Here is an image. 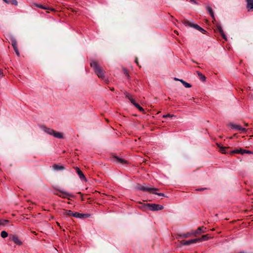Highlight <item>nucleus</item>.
I'll return each mask as SVG.
<instances>
[{"label":"nucleus","mask_w":253,"mask_h":253,"mask_svg":"<svg viewBox=\"0 0 253 253\" xmlns=\"http://www.w3.org/2000/svg\"><path fill=\"white\" fill-rule=\"evenodd\" d=\"M174 117L173 115H170V114H167L163 116V118H166V117Z\"/></svg>","instance_id":"35"},{"label":"nucleus","mask_w":253,"mask_h":253,"mask_svg":"<svg viewBox=\"0 0 253 253\" xmlns=\"http://www.w3.org/2000/svg\"><path fill=\"white\" fill-rule=\"evenodd\" d=\"M145 207L152 211H161L164 209L161 205L148 203L145 205Z\"/></svg>","instance_id":"5"},{"label":"nucleus","mask_w":253,"mask_h":253,"mask_svg":"<svg viewBox=\"0 0 253 253\" xmlns=\"http://www.w3.org/2000/svg\"><path fill=\"white\" fill-rule=\"evenodd\" d=\"M156 191H153L152 192V193L158 195L159 196H165V194L163 193H157L155 192Z\"/></svg>","instance_id":"32"},{"label":"nucleus","mask_w":253,"mask_h":253,"mask_svg":"<svg viewBox=\"0 0 253 253\" xmlns=\"http://www.w3.org/2000/svg\"><path fill=\"white\" fill-rule=\"evenodd\" d=\"M75 169H76V172L78 173V174L79 175L80 179L84 182H86L87 179H86V177H85L84 174L80 170V169L78 167H76Z\"/></svg>","instance_id":"11"},{"label":"nucleus","mask_w":253,"mask_h":253,"mask_svg":"<svg viewBox=\"0 0 253 253\" xmlns=\"http://www.w3.org/2000/svg\"><path fill=\"white\" fill-rule=\"evenodd\" d=\"M113 158H114V161H115L118 163H121L122 164H125L127 163V161L126 160H125V159L120 158L117 156H114Z\"/></svg>","instance_id":"15"},{"label":"nucleus","mask_w":253,"mask_h":253,"mask_svg":"<svg viewBox=\"0 0 253 253\" xmlns=\"http://www.w3.org/2000/svg\"><path fill=\"white\" fill-rule=\"evenodd\" d=\"M216 29L218 30V31L219 32V33L220 34V35H221L222 37L224 40H227L226 35H225V34L223 32V30H222L221 26L219 25H218L216 26Z\"/></svg>","instance_id":"14"},{"label":"nucleus","mask_w":253,"mask_h":253,"mask_svg":"<svg viewBox=\"0 0 253 253\" xmlns=\"http://www.w3.org/2000/svg\"><path fill=\"white\" fill-rule=\"evenodd\" d=\"M136 189L138 190L143 191H145V192H152L153 191L159 190V189L150 187L145 185V184H143V185L138 184L136 186Z\"/></svg>","instance_id":"6"},{"label":"nucleus","mask_w":253,"mask_h":253,"mask_svg":"<svg viewBox=\"0 0 253 253\" xmlns=\"http://www.w3.org/2000/svg\"><path fill=\"white\" fill-rule=\"evenodd\" d=\"M217 145L219 149V151L221 153H222L223 154H226L227 153L226 149L228 148V147H225L220 146L219 144H217Z\"/></svg>","instance_id":"18"},{"label":"nucleus","mask_w":253,"mask_h":253,"mask_svg":"<svg viewBox=\"0 0 253 253\" xmlns=\"http://www.w3.org/2000/svg\"><path fill=\"white\" fill-rule=\"evenodd\" d=\"M197 74L199 77L200 79L203 82L205 81L206 77L204 75H203L200 72L197 71Z\"/></svg>","instance_id":"26"},{"label":"nucleus","mask_w":253,"mask_h":253,"mask_svg":"<svg viewBox=\"0 0 253 253\" xmlns=\"http://www.w3.org/2000/svg\"><path fill=\"white\" fill-rule=\"evenodd\" d=\"M0 235L2 238H5L8 236V234L6 231H2L1 232Z\"/></svg>","instance_id":"27"},{"label":"nucleus","mask_w":253,"mask_h":253,"mask_svg":"<svg viewBox=\"0 0 253 253\" xmlns=\"http://www.w3.org/2000/svg\"><path fill=\"white\" fill-rule=\"evenodd\" d=\"M14 50L16 55L18 56H20V53H19V52L18 51V47H17L16 48H14Z\"/></svg>","instance_id":"34"},{"label":"nucleus","mask_w":253,"mask_h":253,"mask_svg":"<svg viewBox=\"0 0 253 253\" xmlns=\"http://www.w3.org/2000/svg\"><path fill=\"white\" fill-rule=\"evenodd\" d=\"M36 6L39 8L43 9H48V10H53L54 9L52 8H49L48 7H46L45 6H44L43 5H42L41 4H36Z\"/></svg>","instance_id":"21"},{"label":"nucleus","mask_w":253,"mask_h":253,"mask_svg":"<svg viewBox=\"0 0 253 253\" xmlns=\"http://www.w3.org/2000/svg\"><path fill=\"white\" fill-rule=\"evenodd\" d=\"M182 23L186 26H189L196 29V30L200 31L202 33L205 34L207 32L203 28L198 25L197 24H193L187 20L184 19L182 21Z\"/></svg>","instance_id":"4"},{"label":"nucleus","mask_w":253,"mask_h":253,"mask_svg":"<svg viewBox=\"0 0 253 253\" xmlns=\"http://www.w3.org/2000/svg\"><path fill=\"white\" fill-rule=\"evenodd\" d=\"M41 128L42 129V130L44 131L45 132L50 135H53L54 137L56 138L60 139L63 137V135L61 133L56 132L54 130L50 128L46 127L45 126H42Z\"/></svg>","instance_id":"2"},{"label":"nucleus","mask_w":253,"mask_h":253,"mask_svg":"<svg viewBox=\"0 0 253 253\" xmlns=\"http://www.w3.org/2000/svg\"><path fill=\"white\" fill-rule=\"evenodd\" d=\"M53 169L55 170H62L64 169V167L62 166H60L57 164H55L53 166Z\"/></svg>","instance_id":"16"},{"label":"nucleus","mask_w":253,"mask_h":253,"mask_svg":"<svg viewBox=\"0 0 253 253\" xmlns=\"http://www.w3.org/2000/svg\"><path fill=\"white\" fill-rule=\"evenodd\" d=\"M230 154H240L239 148L234 149L231 151H230Z\"/></svg>","instance_id":"31"},{"label":"nucleus","mask_w":253,"mask_h":253,"mask_svg":"<svg viewBox=\"0 0 253 253\" xmlns=\"http://www.w3.org/2000/svg\"><path fill=\"white\" fill-rule=\"evenodd\" d=\"M126 75L128 76L127 73H126Z\"/></svg>","instance_id":"44"},{"label":"nucleus","mask_w":253,"mask_h":253,"mask_svg":"<svg viewBox=\"0 0 253 253\" xmlns=\"http://www.w3.org/2000/svg\"><path fill=\"white\" fill-rule=\"evenodd\" d=\"M179 81L183 84V85L186 87V88H189V87H191V85L185 82L184 81H183V80H179Z\"/></svg>","instance_id":"25"},{"label":"nucleus","mask_w":253,"mask_h":253,"mask_svg":"<svg viewBox=\"0 0 253 253\" xmlns=\"http://www.w3.org/2000/svg\"><path fill=\"white\" fill-rule=\"evenodd\" d=\"M4 76L2 70H0V78Z\"/></svg>","instance_id":"37"},{"label":"nucleus","mask_w":253,"mask_h":253,"mask_svg":"<svg viewBox=\"0 0 253 253\" xmlns=\"http://www.w3.org/2000/svg\"><path fill=\"white\" fill-rule=\"evenodd\" d=\"M207 231V228L204 226L199 227L195 231H192V234L195 236H196L197 234H200L202 233H205Z\"/></svg>","instance_id":"9"},{"label":"nucleus","mask_w":253,"mask_h":253,"mask_svg":"<svg viewBox=\"0 0 253 253\" xmlns=\"http://www.w3.org/2000/svg\"><path fill=\"white\" fill-rule=\"evenodd\" d=\"M91 67L93 69L95 73L100 78L103 79L104 77V73L101 68L98 65L95 61H92L90 63Z\"/></svg>","instance_id":"1"},{"label":"nucleus","mask_w":253,"mask_h":253,"mask_svg":"<svg viewBox=\"0 0 253 253\" xmlns=\"http://www.w3.org/2000/svg\"><path fill=\"white\" fill-rule=\"evenodd\" d=\"M129 100L131 102V103L133 105H134V104H137V103H136L134 101V100L133 99V98H129Z\"/></svg>","instance_id":"36"},{"label":"nucleus","mask_w":253,"mask_h":253,"mask_svg":"<svg viewBox=\"0 0 253 253\" xmlns=\"http://www.w3.org/2000/svg\"><path fill=\"white\" fill-rule=\"evenodd\" d=\"M125 94L126 95V97H127L129 100V98H131L132 97H131L130 95L127 93V92H126L125 93Z\"/></svg>","instance_id":"33"},{"label":"nucleus","mask_w":253,"mask_h":253,"mask_svg":"<svg viewBox=\"0 0 253 253\" xmlns=\"http://www.w3.org/2000/svg\"><path fill=\"white\" fill-rule=\"evenodd\" d=\"M174 32L176 33V34L178 35L177 32H176V31H174Z\"/></svg>","instance_id":"43"},{"label":"nucleus","mask_w":253,"mask_h":253,"mask_svg":"<svg viewBox=\"0 0 253 253\" xmlns=\"http://www.w3.org/2000/svg\"><path fill=\"white\" fill-rule=\"evenodd\" d=\"M229 126L232 128L235 129L236 130L240 131L243 132H246L247 129L243 127L242 126L240 125H235L232 123H230L229 124Z\"/></svg>","instance_id":"7"},{"label":"nucleus","mask_w":253,"mask_h":253,"mask_svg":"<svg viewBox=\"0 0 253 253\" xmlns=\"http://www.w3.org/2000/svg\"><path fill=\"white\" fill-rule=\"evenodd\" d=\"M198 242V239H194L188 241L183 240L181 242V244L183 246H188L192 244L196 243Z\"/></svg>","instance_id":"10"},{"label":"nucleus","mask_w":253,"mask_h":253,"mask_svg":"<svg viewBox=\"0 0 253 253\" xmlns=\"http://www.w3.org/2000/svg\"><path fill=\"white\" fill-rule=\"evenodd\" d=\"M191 235H193V234H192V232L190 233L188 232L187 233L183 234L181 235V236L184 238H187V237H189L190 236H191Z\"/></svg>","instance_id":"29"},{"label":"nucleus","mask_w":253,"mask_h":253,"mask_svg":"<svg viewBox=\"0 0 253 253\" xmlns=\"http://www.w3.org/2000/svg\"><path fill=\"white\" fill-rule=\"evenodd\" d=\"M85 216V214L80 213L79 212H75L74 213L73 217H77V218H83Z\"/></svg>","instance_id":"20"},{"label":"nucleus","mask_w":253,"mask_h":253,"mask_svg":"<svg viewBox=\"0 0 253 253\" xmlns=\"http://www.w3.org/2000/svg\"><path fill=\"white\" fill-rule=\"evenodd\" d=\"M5 3H10V1L8 0H3Z\"/></svg>","instance_id":"38"},{"label":"nucleus","mask_w":253,"mask_h":253,"mask_svg":"<svg viewBox=\"0 0 253 253\" xmlns=\"http://www.w3.org/2000/svg\"><path fill=\"white\" fill-rule=\"evenodd\" d=\"M205 188H200V189H197V190H199V191H202Z\"/></svg>","instance_id":"39"},{"label":"nucleus","mask_w":253,"mask_h":253,"mask_svg":"<svg viewBox=\"0 0 253 253\" xmlns=\"http://www.w3.org/2000/svg\"><path fill=\"white\" fill-rule=\"evenodd\" d=\"M8 39L11 42V44L13 48H16L17 47V42L15 38L11 35L8 36Z\"/></svg>","instance_id":"12"},{"label":"nucleus","mask_w":253,"mask_h":253,"mask_svg":"<svg viewBox=\"0 0 253 253\" xmlns=\"http://www.w3.org/2000/svg\"><path fill=\"white\" fill-rule=\"evenodd\" d=\"M135 61L137 65H138V61H137V58L135 59Z\"/></svg>","instance_id":"40"},{"label":"nucleus","mask_w":253,"mask_h":253,"mask_svg":"<svg viewBox=\"0 0 253 253\" xmlns=\"http://www.w3.org/2000/svg\"><path fill=\"white\" fill-rule=\"evenodd\" d=\"M207 10L209 12V14L211 16L212 19H214V14L212 8L211 6H208L207 7Z\"/></svg>","instance_id":"22"},{"label":"nucleus","mask_w":253,"mask_h":253,"mask_svg":"<svg viewBox=\"0 0 253 253\" xmlns=\"http://www.w3.org/2000/svg\"><path fill=\"white\" fill-rule=\"evenodd\" d=\"M248 11H253V0H246Z\"/></svg>","instance_id":"13"},{"label":"nucleus","mask_w":253,"mask_h":253,"mask_svg":"<svg viewBox=\"0 0 253 253\" xmlns=\"http://www.w3.org/2000/svg\"><path fill=\"white\" fill-rule=\"evenodd\" d=\"M9 222V221L8 220L0 218V226H4Z\"/></svg>","instance_id":"24"},{"label":"nucleus","mask_w":253,"mask_h":253,"mask_svg":"<svg viewBox=\"0 0 253 253\" xmlns=\"http://www.w3.org/2000/svg\"><path fill=\"white\" fill-rule=\"evenodd\" d=\"M239 151H240V154H242V155H243L244 154H253V152L252 151H249V150H245V149H242V148H239Z\"/></svg>","instance_id":"17"},{"label":"nucleus","mask_w":253,"mask_h":253,"mask_svg":"<svg viewBox=\"0 0 253 253\" xmlns=\"http://www.w3.org/2000/svg\"><path fill=\"white\" fill-rule=\"evenodd\" d=\"M74 213L71 210H64L63 214L64 215H67L70 216H73Z\"/></svg>","instance_id":"23"},{"label":"nucleus","mask_w":253,"mask_h":253,"mask_svg":"<svg viewBox=\"0 0 253 253\" xmlns=\"http://www.w3.org/2000/svg\"><path fill=\"white\" fill-rule=\"evenodd\" d=\"M182 23L186 26H189L196 29V30L200 31L202 33L205 34L207 32L203 28L198 25L197 24H193L187 20L184 19L182 21Z\"/></svg>","instance_id":"3"},{"label":"nucleus","mask_w":253,"mask_h":253,"mask_svg":"<svg viewBox=\"0 0 253 253\" xmlns=\"http://www.w3.org/2000/svg\"><path fill=\"white\" fill-rule=\"evenodd\" d=\"M9 239L15 243L17 245L20 246L22 244V242L19 239L16 235H10Z\"/></svg>","instance_id":"8"},{"label":"nucleus","mask_w":253,"mask_h":253,"mask_svg":"<svg viewBox=\"0 0 253 253\" xmlns=\"http://www.w3.org/2000/svg\"><path fill=\"white\" fill-rule=\"evenodd\" d=\"M134 106L140 111V112H143L144 109L143 108L141 107L138 103L134 104Z\"/></svg>","instance_id":"28"},{"label":"nucleus","mask_w":253,"mask_h":253,"mask_svg":"<svg viewBox=\"0 0 253 253\" xmlns=\"http://www.w3.org/2000/svg\"><path fill=\"white\" fill-rule=\"evenodd\" d=\"M245 126H248L249 125L248 124L245 123Z\"/></svg>","instance_id":"42"},{"label":"nucleus","mask_w":253,"mask_h":253,"mask_svg":"<svg viewBox=\"0 0 253 253\" xmlns=\"http://www.w3.org/2000/svg\"><path fill=\"white\" fill-rule=\"evenodd\" d=\"M174 80H177V81H179L180 79H178L177 78H174Z\"/></svg>","instance_id":"41"},{"label":"nucleus","mask_w":253,"mask_h":253,"mask_svg":"<svg viewBox=\"0 0 253 253\" xmlns=\"http://www.w3.org/2000/svg\"><path fill=\"white\" fill-rule=\"evenodd\" d=\"M210 238V237L208 236V235H203L201 238H197V239H198V242H200L202 241H207Z\"/></svg>","instance_id":"19"},{"label":"nucleus","mask_w":253,"mask_h":253,"mask_svg":"<svg viewBox=\"0 0 253 253\" xmlns=\"http://www.w3.org/2000/svg\"><path fill=\"white\" fill-rule=\"evenodd\" d=\"M62 194V197H64V198H65L67 196H70V197H72V195L67 192H61Z\"/></svg>","instance_id":"30"}]
</instances>
